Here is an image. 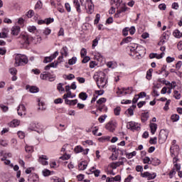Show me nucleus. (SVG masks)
Instances as JSON below:
<instances>
[{"instance_id":"nucleus-12","label":"nucleus","mask_w":182,"mask_h":182,"mask_svg":"<svg viewBox=\"0 0 182 182\" xmlns=\"http://www.w3.org/2000/svg\"><path fill=\"white\" fill-rule=\"evenodd\" d=\"M17 112L18 116H25L26 114V107L23 105H20L18 107Z\"/></svg>"},{"instance_id":"nucleus-46","label":"nucleus","mask_w":182,"mask_h":182,"mask_svg":"<svg viewBox=\"0 0 182 182\" xmlns=\"http://www.w3.org/2000/svg\"><path fill=\"white\" fill-rule=\"evenodd\" d=\"M173 169L175 170V171H180V170H181V165L178 164H174Z\"/></svg>"},{"instance_id":"nucleus-41","label":"nucleus","mask_w":182,"mask_h":182,"mask_svg":"<svg viewBox=\"0 0 182 182\" xmlns=\"http://www.w3.org/2000/svg\"><path fill=\"white\" fill-rule=\"evenodd\" d=\"M151 73H153V69L150 68L147 72H146V79L148 80H151Z\"/></svg>"},{"instance_id":"nucleus-52","label":"nucleus","mask_w":182,"mask_h":182,"mask_svg":"<svg viewBox=\"0 0 182 182\" xmlns=\"http://www.w3.org/2000/svg\"><path fill=\"white\" fill-rule=\"evenodd\" d=\"M35 9H42V1H38L35 6Z\"/></svg>"},{"instance_id":"nucleus-2","label":"nucleus","mask_w":182,"mask_h":182,"mask_svg":"<svg viewBox=\"0 0 182 182\" xmlns=\"http://www.w3.org/2000/svg\"><path fill=\"white\" fill-rule=\"evenodd\" d=\"M94 79H97V85L99 89L107 87V79L106 78V74H105V73L100 72L99 75H95Z\"/></svg>"},{"instance_id":"nucleus-44","label":"nucleus","mask_w":182,"mask_h":182,"mask_svg":"<svg viewBox=\"0 0 182 182\" xmlns=\"http://www.w3.org/2000/svg\"><path fill=\"white\" fill-rule=\"evenodd\" d=\"M136 151H134L131 153L126 154V157H127V159H133V157H134V156H136Z\"/></svg>"},{"instance_id":"nucleus-38","label":"nucleus","mask_w":182,"mask_h":182,"mask_svg":"<svg viewBox=\"0 0 182 182\" xmlns=\"http://www.w3.org/2000/svg\"><path fill=\"white\" fill-rule=\"evenodd\" d=\"M41 42H42V37L41 36H36L34 38H33V43H41Z\"/></svg>"},{"instance_id":"nucleus-61","label":"nucleus","mask_w":182,"mask_h":182,"mask_svg":"<svg viewBox=\"0 0 182 182\" xmlns=\"http://www.w3.org/2000/svg\"><path fill=\"white\" fill-rule=\"evenodd\" d=\"M17 134H18L19 139H24L25 138V133L23 132L18 131L17 132Z\"/></svg>"},{"instance_id":"nucleus-35","label":"nucleus","mask_w":182,"mask_h":182,"mask_svg":"<svg viewBox=\"0 0 182 182\" xmlns=\"http://www.w3.org/2000/svg\"><path fill=\"white\" fill-rule=\"evenodd\" d=\"M27 30L31 33H35V32L36 31V26H28L27 27Z\"/></svg>"},{"instance_id":"nucleus-26","label":"nucleus","mask_w":182,"mask_h":182,"mask_svg":"<svg viewBox=\"0 0 182 182\" xmlns=\"http://www.w3.org/2000/svg\"><path fill=\"white\" fill-rule=\"evenodd\" d=\"M68 52H69V50L68 49V47H66V46L63 47L60 50V53H61L62 56H65V57L68 56Z\"/></svg>"},{"instance_id":"nucleus-7","label":"nucleus","mask_w":182,"mask_h":182,"mask_svg":"<svg viewBox=\"0 0 182 182\" xmlns=\"http://www.w3.org/2000/svg\"><path fill=\"white\" fill-rule=\"evenodd\" d=\"M85 8L87 14H93V11H95V6H93L92 0H86Z\"/></svg>"},{"instance_id":"nucleus-39","label":"nucleus","mask_w":182,"mask_h":182,"mask_svg":"<svg viewBox=\"0 0 182 182\" xmlns=\"http://www.w3.org/2000/svg\"><path fill=\"white\" fill-rule=\"evenodd\" d=\"M57 90H58V92H60V93H63V92H65V88H63V84L62 83L58 84Z\"/></svg>"},{"instance_id":"nucleus-29","label":"nucleus","mask_w":182,"mask_h":182,"mask_svg":"<svg viewBox=\"0 0 182 182\" xmlns=\"http://www.w3.org/2000/svg\"><path fill=\"white\" fill-rule=\"evenodd\" d=\"M74 5L75 6L77 12L78 14H80V12H82V10L80 9V3H79L77 0H74Z\"/></svg>"},{"instance_id":"nucleus-5","label":"nucleus","mask_w":182,"mask_h":182,"mask_svg":"<svg viewBox=\"0 0 182 182\" xmlns=\"http://www.w3.org/2000/svg\"><path fill=\"white\" fill-rule=\"evenodd\" d=\"M29 35L26 33H22L18 38V42L20 45H29Z\"/></svg>"},{"instance_id":"nucleus-20","label":"nucleus","mask_w":182,"mask_h":182,"mask_svg":"<svg viewBox=\"0 0 182 182\" xmlns=\"http://www.w3.org/2000/svg\"><path fill=\"white\" fill-rule=\"evenodd\" d=\"M21 122L18 119H14L11 122L9 123V126L10 127H17L20 124Z\"/></svg>"},{"instance_id":"nucleus-18","label":"nucleus","mask_w":182,"mask_h":182,"mask_svg":"<svg viewBox=\"0 0 182 182\" xmlns=\"http://www.w3.org/2000/svg\"><path fill=\"white\" fill-rule=\"evenodd\" d=\"M95 60H97L100 63H102V62H103V60H105L103 55H102V54H100V53H95Z\"/></svg>"},{"instance_id":"nucleus-45","label":"nucleus","mask_w":182,"mask_h":182,"mask_svg":"<svg viewBox=\"0 0 182 182\" xmlns=\"http://www.w3.org/2000/svg\"><path fill=\"white\" fill-rule=\"evenodd\" d=\"M25 150L26 153H33V146L26 145L25 147Z\"/></svg>"},{"instance_id":"nucleus-49","label":"nucleus","mask_w":182,"mask_h":182,"mask_svg":"<svg viewBox=\"0 0 182 182\" xmlns=\"http://www.w3.org/2000/svg\"><path fill=\"white\" fill-rule=\"evenodd\" d=\"M170 103H171V100H168L165 104V106L164 107V110H168L170 109L168 106H170Z\"/></svg>"},{"instance_id":"nucleus-1","label":"nucleus","mask_w":182,"mask_h":182,"mask_svg":"<svg viewBox=\"0 0 182 182\" xmlns=\"http://www.w3.org/2000/svg\"><path fill=\"white\" fill-rule=\"evenodd\" d=\"M128 48L131 52L130 55L134 56V55H136V58L138 59H141V58H143V56L146 55V48L139 44H131L129 46H128Z\"/></svg>"},{"instance_id":"nucleus-36","label":"nucleus","mask_w":182,"mask_h":182,"mask_svg":"<svg viewBox=\"0 0 182 182\" xmlns=\"http://www.w3.org/2000/svg\"><path fill=\"white\" fill-rule=\"evenodd\" d=\"M52 33V30L49 28H46L44 30H43V35H45L46 36H48Z\"/></svg>"},{"instance_id":"nucleus-34","label":"nucleus","mask_w":182,"mask_h":182,"mask_svg":"<svg viewBox=\"0 0 182 182\" xmlns=\"http://www.w3.org/2000/svg\"><path fill=\"white\" fill-rule=\"evenodd\" d=\"M173 35L177 39H180V38H181V32H180L178 30H175L173 33Z\"/></svg>"},{"instance_id":"nucleus-17","label":"nucleus","mask_w":182,"mask_h":182,"mask_svg":"<svg viewBox=\"0 0 182 182\" xmlns=\"http://www.w3.org/2000/svg\"><path fill=\"white\" fill-rule=\"evenodd\" d=\"M26 89H28L30 93H38V92H39V89L38 88V87L35 86L27 85Z\"/></svg>"},{"instance_id":"nucleus-53","label":"nucleus","mask_w":182,"mask_h":182,"mask_svg":"<svg viewBox=\"0 0 182 182\" xmlns=\"http://www.w3.org/2000/svg\"><path fill=\"white\" fill-rule=\"evenodd\" d=\"M9 73H11V75H14L18 73V70H16V68H11L9 69Z\"/></svg>"},{"instance_id":"nucleus-55","label":"nucleus","mask_w":182,"mask_h":182,"mask_svg":"<svg viewBox=\"0 0 182 182\" xmlns=\"http://www.w3.org/2000/svg\"><path fill=\"white\" fill-rule=\"evenodd\" d=\"M107 117V115H102L99 117L98 120L100 123H104L105 120H106V118Z\"/></svg>"},{"instance_id":"nucleus-62","label":"nucleus","mask_w":182,"mask_h":182,"mask_svg":"<svg viewBox=\"0 0 182 182\" xmlns=\"http://www.w3.org/2000/svg\"><path fill=\"white\" fill-rule=\"evenodd\" d=\"M43 174L45 177H48V176H50V171L48 169H44L43 171Z\"/></svg>"},{"instance_id":"nucleus-51","label":"nucleus","mask_w":182,"mask_h":182,"mask_svg":"<svg viewBox=\"0 0 182 182\" xmlns=\"http://www.w3.org/2000/svg\"><path fill=\"white\" fill-rule=\"evenodd\" d=\"M26 15L27 18H32V16L35 15V12L33 11V10H29Z\"/></svg>"},{"instance_id":"nucleus-58","label":"nucleus","mask_w":182,"mask_h":182,"mask_svg":"<svg viewBox=\"0 0 182 182\" xmlns=\"http://www.w3.org/2000/svg\"><path fill=\"white\" fill-rule=\"evenodd\" d=\"M1 161H4V164H6V166H9V164H11V161L6 159L5 156L1 158Z\"/></svg>"},{"instance_id":"nucleus-33","label":"nucleus","mask_w":182,"mask_h":182,"mask_svg":"<svg viewBox=\"0 0 182 182\" xmlns=\"http://www.w3.org/2000/svg\"><path fill=\"white\" fill-rule=\"evenodd\" d=\"M74 151L76 154L82 153V151H83V148L80 145L76 146L74 149Z\"/></svg>"},{"instance_id":"nucleus-28","label":"nucleus","mask_w":182,"mask_h":182,"mask_svg":"<svg viewBox=\"0 0 182 182\" xmlns=\"http://www.w3.org/2000/svg\"><path fill=\"white\" fill-rule=\"evenodd\" d=\"M112 5H114L116 8H119L123 3H122V0H111Z\"/></svg>"},{"instance_id":"nucleus-50","label":"nucleus","mask_w":182,"mask_h":182,"mask_svg":"<svg viewBox=\"0 0 182 182\" xmlns=\"http://www.w3.org/2000/svg\"><path fill=\"white\" fill-rule=\"evenodd\" d=\"M143 161L144 164H151V160L149 156H146L144 158Z\"/></svg>"},{"instance_id":"nucleus-42","label":"nucleus","mask_w":182,"mask_h":182,"mask_svg":"<svg viewBox=\"0 0 182 182\" xmlns=\"http://www.w3.org/2000/svg\"><path fill=\"white\" fill-rule=\"evenodd\" d=\"M79 97L81 100H86V99H87V94H86V92H80L79 94Z\"/></svg>"},{"instance_id":"nucleus-23","label":"nucleus","mask_w":182,"mask_h":182,"mask_svg":"<svg viewBox=\"0 0 182 182\" xmlns=\"http://www.w3.org/2000/svg\"><path fill=\"white\" fill-rule=\"evenodd\" d=\"M149 126L151 134H154V133H156L157 131V124L155 123H151Z\"/></svg>"},{"instance_id":"nucleus-25","label":"nucleus","mask_w":182,"mask_h":182,"mask_svg":"<svg viewBox=\"0 0 182 182\" xmlns=\"http://www.w3.org/2000/svg\"><path fill=\"white\" fill-rule=\"evenodd\" d=\"M173 97L176 100H180L181 99V92H178V90H173Z\"/></svg>"},{"instance_id":"nucleus-8","label":"nucleus","mask_w":182,"mask_h":182,"mask_svg":"<svg viewBox=\"0 0 182 182\" xmlns=\"http://www.w3.org/2000/svg\"><path fill=\"white\" fill-rule=\"evenodd\" d=\"M117 9V14H115L116 18H120L121 14H124V12L129 11V8L126 7V6L123 4L119 6Z\"/></svg>"},{"instance_id":"nucleus-48","label":"nucleus","mask_w":182,"mask_h":182,"mask_svg":"<svg viewBox=\"0 0 182 182\" xmlns=\"http://www.w3.org/2000/svg\"><path fill=\"white\" fill-rule=\"evenodd\" d=\"M77 62V58L76 57H73L71 59L69 60L68 63L69 65H75Z\"/></svg>"},{"instance_id":"nucleus-27","label":"nucleus","mask_w":182,"mask_h":182,"mask_svg":"<svg viewBox=\"0 0 182 182\" xmlns=\"http://www.w3.org/2000/svg\"><path fill=\"white\" fill-rule=\"evenodd\" d=\"M161 163V161H160V159L157 158H153L151 160V164H152V166H159Z\"/></svg>"},{"instance_id":"nucleus-6","label":"nucleus","mask_w":182,"mask_h":182,"mask_svg":"<svg viewBox=\"0 0 182 182\" xmlns=\"http://www.w3.org/2000/svg\"><path fill=\"white\" fill-rule=\"evenodd\" d=\"M177 143V141L176 139H173L172 141V146H171L170 151H171V157H174L176 154H178L179 148L178 145L176 144Z\"/></svg>"},{"instance_id":"nucleus-63","label":"nucleus","mask_w":182,"mask_h":182,"mask_svg":"<svg viewBox=\"0 0 182 182\" xmlns=\"http://www.w3.org/2000/svg\"><path fill=\"white\" fill-rule=\"evenodd\" d=\"M29 129L30 130L33 131L36 130V123L32 122L31 124H30Z\"/></svg>"},{"instance_id":"nucleus-56","label":"nucleus","mask_w":182,"mask_h":182,"mask_svg":"<svg viewBox=\"0 0 182 182\" xmlns=\"http://www.w3.org/2000/svg\"><path fill=\"white\" fill-rule=\"evenodd\" d=\"M129 32L130 35H134V33H136V28L134 26H131L129 28Z\"/></svg>"},{"instance_id":"nucleus-59","label":"nucleus","mask_w":182,"mask_h":182,"mask_svg":"<svg viewBox=\"0 0 182 182\" xmlns=\"http://www.w3.org/2000/svg\"><path fill=\"white\" fill-rule=\"evenodd\" d=\"M65 8L67 12H70L72 11V7L70 6V4L69 3L65 4Z\"/></svg>"},{"instance_id":"nucleus-64","label":"nucleus","mask_w":182,"mask_h":182,"mask_svg":"<svg viewBox=\"0 0 182 182\" xmlns=\"http://www.w3.org/2000/svg\"><path fill=\"white\" fill-rule=\"evenodd\" d=\"M132 41H133V38L130 36H128V37L124 38V42H125V43H130V42H132Z\"/></svg>"},{"instance_id":"nucleus-30","label":"nucleus","mask_w":182,"mask_h":182,"mask_svg":"<svg viewBox=\"0 0 182 182\" xmlns=\"http://www.w3.org/2000/svg\"><path fill=\"white\" fill-rule=\"evenodd\" d=\"M77 103V100H65V105H69L70 106H75Z\"/></svg>"},{"instance_id":"nucleus-4","label":"nucleus","mask_w":182,"mask_h":182,"mask_svg":"<svg viewBox=\"0 0 182 182\" xmlns=\"http://www.w3.org/2000/svg\"><path fill=\"white\" fill-rule=\"evenodd\" d=\"M141 124L139 122H136L134 121H131L127 123V127L129 130H132V132H139L141 130Z\"/></svg>"},{"instance_id":"nucleus-47","label":"nucleus","mask_w":182,"mask_h":182,"mask_svg":"<svg viewBox=\"0 0 182 182\" xmlns=\"http://www.w3.org/2000/svg\"><path fill=\"white\" fill-rule=\"evenodd\" d=\"M118 157H119V154H117L116 153V151H114V152L112 153V156H110V159H111L113 161H114L117 160Z\"/></svg>"},{"instance_id":"nucleus-54","label":"nucleus","mask_w":182,"mask_h":182,"mask_svg":"<svg viewBox=\"0 0 182 182\" xmlns=\"http://www.w3.org/2000/svg\"><path fill=\"white\" fill-rule=\"evenodd\" d=\"M109 167L112 168V170H116V168L119 166H117V162H112V163L109 164Z\"/></svg>"},{"instance_id":"nucleus-60","label":"nucleus","mask_w":182,"mask_h":182,"mask_svg":"<svg viewBox=\"0 0 182 182\" xmlns=\"http://www.w3.org/2000/svg\"><path fill=\"white\" fill-rule=\"evenodd\" d=\"M122 35L124 36H127V35H129V27H126L122 30Z\"/></svg>"},{"instance_id":"nucleus-9","label":"nucleus","mask_w":182,"mask_h":182,"mask_svg":"<svg viewBox=\"0 0 182 182\" xmlns=\"http://www.w3.org/2000/svg\"><path fill=\"white\" fill-rule=\"evenodd\" d=\"M141 177H143V178H147V180H154V178L157 177V173H150L149 171H146V172L141 173Z\"/></svg>"},{"instance_id":"nucleus-14","label":"nucleus","mask_w":182,"mask_h":182,"mask_svg":"<svg viewBox=\"0 0 182 182\" xmlns=\"http://www.w3.org/2000/svg\"><path fill=\"white\" fill-rule=\"evenodd\" d=\"M159 140L160 143H164L167 140V132L166 131H161L159 133Z\"/></svg>"},{"instance_id":"nucleus-13","label":"nucleus","mask_w":182,"mask_h":182,"mask_svg":"<svg viewBox=\"0 0 182 182\" xmlns=\"http://www.w3.org/2000/svg\"><path fill=\"white\" fill-rule=\"evenodd\" d=\"M48 160H49V158H48V156H46V155H41L38 158V161L43 166H48V164H49V162H48Z\"/></svg>"},{"instance_id":"nucleus-19","label":"nucleus","mask_w":182,"mask_h":182,"mask_svg":"<svg viewBox=\"0 0 182 182\" xmlns=\"http://www.w3.org/2000/svg\"><path fill=\"white\" fill-rule=\"evenodd\" d=\"M127 161V159L124 157H119V161H117V166H118V167H120V166H124V163H126Z\"/></svg>"},{"instance_id":"nucleus-24","label":"nucleus","mask_w":182,"mask_h":182,"mask_svg":"<svg viewBox=\"0 0 182 182\" xmlns=\"http://www.w3.org/2000/svg\"><path fill=\"white\" fill-rule=\"evenodd\" d=\"M141 122L142 123H146L147 120H149V112H144L141 114Z\"/></svg>"},{"instance_id":"nucleus-3","label":"nucleus","mask_w":182,"mask_h":182,"mask_svg":"<svg viewBox=\"0 0 182 182\" xmlns=\"http://www.w3.org/2000/svg\"><path fill=\"white\" fill-rule=\"evenodd\" d=\"M28 57L22 54H15V66H23L28 63Z\"/></svg>"},{"instance_id":"nucleus-15","label":"nucleus","mask_w":182,"mask_h":182,"mask_svg":"<svg viewBox=\"0 0 182 182\" xmlns=\"http://www.w3.org/2000/svg\"><path fill=\"white\" fill-rule=\"evenodd\" d=\"M20 32L21 27L18 26H14L11 28V35H14V36H18Z\"/></svg>"},{"instance_id":"nucleus-32","label":"nucleus","mask_w":182,"mask_h":182,"mask_svg":"<svg viewBox=\"0 0 182 182\" xmlns=\"http://www.w3.org/2000/svg\"><path fill=\"white\" fill-rule=\"evenodd\" d=\"M97 110H99L100 112H107V107H106V105L102 104L98 106Z\"/></svg>"},{"instance_id":"nucleus-57","label":"nucleus","mask_w":182,"mask_h":182,"mask_svg":"<svg viewBox=\"0 0 182 182\" xmlns=\"http://www.w3.org/2000/svg\"><path fill=\"white\" fill-rule=\"evenodd\" d=\"M97 105H103V103H106V98L102 97V98L99 99V100L97 101Z\"/></svg>"},{"instance_id":"nucleus-43","label":"nucleus","mask_w":182,"mask_h":182,"mask_svg":"<svg viewBox=\"0 0 182 182\" xmlns=\"http://www.w3.org/2000/svg\"><path fill=\"white\" fill-rule=\"evenodd\" d=\"M107 68H109V69H115L117 65L116 63H113V62H108L107 63Z\"/></svg>"},{"instance_id":"nucleus-40","label":"nucleus","mask_w":182,"mask_h":182,"mask_svg":"<svg viewBox=\"0 0 182 182\" xmlns=\"http://www.w3.org/2000/svg\"><path fill=\"white\" fill-rule=\"evenodd\" d=\"M120 112H122V108L120 107H117L114 109V114L115 116H120Z\"/></svg>"},{"instance_id":"nucleus-11","label":"nucleus","mask_w":182,"mask_h":182,"mask_svg":"<svg viewBox=\"0 0 182 182\" xmlns=\"http://www.w3.org/2000/svg\"><path fill=\"white\" fill-rule=\"evenodd\" d=\"M133 92L132 87L123 88L122 90H118L117 93L119 95H122L123 96L126 95H131Z\"/></svg>"},{"instance_id":"nucleus-22","label":"nucleus","mask_w":182,"mask_h":182,"mask_svg":"<svg viewBox=\"0 0 182 182\" xmlns=\"http://www.w3.org/2000/svg\"><path fill=\"white\" fill-rule=\"evenodd\" d=\"M30 182H38L39 181V176L36 173L32 174V176L28 178Z\"/></svg>"},{"instance_id":"nucleus-10","label":"nucleus","mask_w":182,"mask_h":182,"mask_svg":"<svg viewBox=\"0 0 182 182\" xmlns=\"http://www.w3.org/2000/svg\"><path fill=\"white\" fill-rule=\"evenodd\" d=\"M116 127H117V122L115 121H111L108 122L105 126V128L107 130H109V132H114L116 130Z\"/></svg>"},{"instance_id":"nucleus-21","label":"nucleus","mask_w":182,"mask_h":182,"mask_svg":"<svg viewBox=\"0 0 182 182\" xmlns=\"http://www.w3.org/2000/svg\"><path fill=\"white\" fill-rule=\"evenodd\" d=\"M78 168L79 170H86L87 168V162L86 161H82L78 164Z\"/></svg>"},{"instance_id":"nucleus-37","label":"nucleus","mask_w":182,"mask_h":182,"mask_svg":"<svg viewBox=\"0 0 182 182\" xmlns=\"http://www.w3.org/2000/svg\"><path fill=\"white\" fill-rule=\"evenodd\" d=\"M171 119L172 122H178L180 120V116L177 114L171 115Z\"/></svg>"},{"instance_id":"nucleus-16","label":"nucleus","mask_w":182,"mask_h":182,"mask_svg":"<svg viewBox=\"0 0 182 182\" xmlns=\"http://www.w3.org/2000/svg\"><path fill=\"white\" fill-rule=\"evenodd\" d=\"M163 56H164V53H161V54L152 53L149 54L150 59H154V58H156V59H161Z\"/></svg>"},{"instance_id":"nucleus-31","label":"nucleus","mask_w":182,"mask_h":182,"mask_svg":"<svg viewBox=\"0 0 182 182\" xmlns=\"http://www.w3.org/2000/svg\"><path fill=\"white\" fill-rule=\"evenodd\" d=\"M8 29L4 28L3 29L2 33H0V38H5L8 37Z\"/></svg>"}]
</instances>
